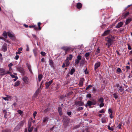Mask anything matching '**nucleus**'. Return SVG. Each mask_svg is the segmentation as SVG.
<instances>
[{
    "instance_id": "nucleus-1",
    "label": "nucleus",
    "mask_w": 132,
    "mask_h": 132,
    "mask_svg": "<svg viewBox=\"0 0 132 132\" xmlns=\"http://www.w3.org/2000/svg\"><path fill=\"white\" fill-rule=\"evenodd\" d=\"M115 37L111 35H110L105 38V40L107 43L106 44V45H107L108 47H110L112 45L113 42L114 41Z\"/></svg>"
},
{
    "instance_id": "nucleus-2",
    "label": "nucleus",
    "mask_w": 132,
    "mask_h": 132,
    "mask_svg": "<svg viewBox=\"0 0 132 132\" xmlns=\"http://www.w3.org/2000/svg\"><path fill=\"white\" fill-rule=\"evenodd\" d=\"M17 70L20 73L23 75L25 74V71L23 67H16Z\"/></svg>"
},
{
    "instance_id": "nucleus-3",
    "label": "nucleus",
    "mask_w": 132,
    "mask_h": 132,
    "mask_svg": "<svg viewBox=\"0 0 132 132\" xmlns=\"http://www.w3.org/2000/svg\"><path fill=\"white\" fill-rule=\"evenodd\" d=\"M61 49L65 51V55L68 53L69 51L71 50V48L70 47L64 46L61 48Z\"/></svg>"
},
{
    "instance_id": "nucleus-4",
    "label": "nucleus",
    "mask_w": 132,
    "mask_h": 132,
    "mask_svg": "<svg viewBox=\"0 0 132 132\" xmlns=\"http://www.w3.org/2000/svg\"><path fill=\"white\" fill-rule=\"evenodd\" d=\"M7 35L12 40H15V37L14 36V35L11 34L10 32H7Z\"/></svg>"
},
{
    "instance_id": "nucleus-5",
    "label": "nucleus",
    "mask_w": 132,
    "mask_h": 132,
    "mask_svg": "<svg viewBox=\"0 0 132 132\" xmlns=\"http://www.w3.org/2000/svg\"><path fill=\"white\" fill-rule=\"evenodd\" d=\"M22 79L24 82L26 84H27L30 82L28 78L26 76L23 77Z\"/></svg>"
},
{
    "instance_id": "nucleus-6",
    "label": "nucleus",
    "mask_w": 132,
    "mask_h": 132,
    "mask_svg": "<svg viewBox=\"0 0 132 132\" xmlns=\"http://www.w3.org/2000/svg\"><path fill=\"white\" fill-rule=\"evenodd\" d=\"M101 64V63L100 62L97 61L96 63L94 66V69L95 71L99 67Z\"/></svg>"
},
{
    "instance_id": "nucleus-7",
    "label": "nucleus",
    "mask_w": 132,
    "mask_h": 132,
    "mask_svg": "<svg viewBox=\"0 0 132 132\" xmlns=\"http://www.w3.org/2000/svg\"><path fill=\"white\" fill-rule=\"evenodd\" d=\"M69 120L68 119H63V125L65 127H67L69 124Z\"/></svg>"
},
{
    "instance_id": "nucleus-8",
    "label": "nucleus",
    "mask_w": 132,
    "mask_h": 132,
    "mask_svg": "<svg viewBox=\"0 0 132 132\" xmlns=\"http://www.w3.org/2000/svg\"><path fill=\"white\" fill-rule=\"evenodd\" d=\"M85 81V79L83 78H81L80 79L79 85L80 87H82L83 85V82Z\"/></svg>"
},
{
    "instance_id": "nucleus-9",
    "label": "nucleus",
    "mask_w": 132,
    "mask_h": 132,
    "mask_svg": "<svg viewBox=\"0 0 132 132\" xmlns=\"http://www.w3.org/2000/svg\"><path fill=\"white\" fill-rule=\"evenodd\" d=\"M75 104L76 106H82L84 105V103L81 101H77L75 102Z\"/></svg>"
},
{
    "instance_id": "nucleus-10",
    "label": "nucleus",
    "mask_w": 132,
    "mask_h": 132,
    "mask_svg": "<svg viewBox=\"0 0 132 132\" xmlns=\"http://www.w3.org/2000/svg\"><path fill=\"white\" fill-rule=\"evenodd\" d=\"M5 69L2 68H1L0 70V73H1L0 74V76H3L5 75Z\"/></svg>"
},
{
    "instance_id": "nucleus-11",
    "label": "nucleus",
    "mask_w": 132,
    "mask_h": 132,
    "mask_svg": "<svg viewBox=\"0 0 132 132\" xmlns=\"http://www.w3.org/2000/svg\"><path fill=\"white\" fill-rule=\"evenodd\" d=\"M110 32V30H108L105 31L102 34V36H104L109 34Z\"/></svg>"
},
{
    "instance_id": "nucleus-12",
    "label": "nucleus",
    "mask_w": 132,
    "mask_h": 132,
    "mask_svg": "<svg viewBox=\"0 0 132 132\" xmlns=\"http://www.w3.org/2000/svg\"><path fill=\"white\" fill-rule=\"evenodd\" d=\"M123 23L122 22L118 23L116 26V27L117 28H119L121 27L123 24Z\"/></svg>"
},
{
    "instance_id": "nucleus-13",
    "label": "nucleus",
    "mask_w": 132,
    "mask_h": 132,
    "mask_svg": "<svg viewBox=\"0 0 132 132\" xmlns=\"http://www.w3.org/2000/svg\"><path fill=\"white\" fill-rule=\"evenodd\" d=\"M82 7V4L81 3L79 2L77 3L76 5V7L78 9H81Z\"/></svg>"
},
{
    "instance_id": "nucleus-14",
    "label": "nucleus",
    "mask_w": 132,
    "mask_h": 132,
    "mask_svg": "<svg viewBox=\"0 0 132 132\" xmlns=\"http://www.w3.org/2000/svg\"><path fill=\"white\" fill-rule=\"evenodd\" d=\"M99 103H103L104 102V99L102 97H100V98H98L97 99Z\"/></svg>"
},
{
    "instance_id": "nucleus-15",
    "label": "nucleus",
    "mask_w": 132,
    "mask_h": 132,
    "mask_svg": "<svg viewBox=\"0 0 132 132\" xmlns=\"http://www.w3.org/2000/svg\"><path fill=\"white\" fill-rule=\"evenodd\" d=\"M75 71V69L74 68L72 67L70 70V71L69 72V73L71 75H72Z\"/></svg>"
},
{
    "instance_id": "nucleus-16",
    "label": "nucleus",
    "mask_w": 132,
    "mask_h": 132,
    "mask_svg": "<svg viewBox=\"0 0 132 132\" xmlns=\"http://www.w3.org/2000/svg\"><path fill=\"white\" fill-rule=\"evenodd\" d=\"M49 64L52 68L54 67V64L53 61L52 60H50L49 61Z\"/></svg>"
},
{
    "instance_id": "nucleus-17",
    "label": "nucleus",
    "mask_w": 132,
    "mask_h": 132,
    "mask_svg": "<svg viewBox=\"0 0 132 132\" xmlns=\"http://www.w3.org/2000/svg\"><path fill=\"white\" fill-rule=\"evenodd\" d=\"M49 118L47 117H44L43 119V123H45L48 121Z\"/></svg>"
},
{
    "instance_id": "nucleus-18",
    "label": "nucleus",
    "mask_w": 132,
    "mask_h": 132,
    "mask_svg": "<svg viewBox=\"0 0 132 132\" xmlns=\"http://www.w3.org/2000/svg\"><path fill=\"white\" fill-rule=\"evenodd\" d=\"M29 27L30 28H34V29L35 30H38V28L36 27V25H31L29 26Z\"/></svg>"
},
{
    "instance_id": "nucleus-19",
    "label": "nucleus",
    "mask_w": 132,
    "mask_h": 132,
    "mask_svg": "<svg viewBox=\"0 0 132 132\" xmlns=\"http://www.w3.org/2000/svg\"><path fill=\"white\" fill-rule=\"evenodd\" d=\"M58 110L59 115L61 116H62V112L61 108L59 107L58 108Z\"/></svg>"
},
{
    "instance_id": "nucleus-20",
    "label": "nucleus",
    "mask_w": 132,
    "mask_h": 132,
    "mask_svg": "<svg viewBox=\"0 0 132 132\" xmlns=\"http://www.w3.org/2000/svg\"><path fill=\"white\" fill-rule=\"evenodd\" d=\"M7 47L6 45H4L2 48V50L4 52H6L7 50Z\"/></svg>"
},
{
    "instance_id": "nucleus-21",
    "label": "nucleus",
    "mask_w": 132,
    "mask_h": 132,
    "mask_svg": "<svg viewBox=\"0 0 132 132\" xmlns=\"http://www.w3.org/2000/svg\"><path fill=\"white\" fill-rule=\"evenodd\" d=\"M41 91V90L40 89L39 87V88H38V89L36 90L35 93V94L34 95H36V96H35V97H36V95L38 94Z\"/></svg>"
},
{
    "instance_id": "nucleus-22",
    "label": "nucleus",
    "mask_w": 132,
    "mask_h": 132,
    "mask_svg": "<svg viewBox=\"0 0 132 132\" xmlns=\"http://www.w3.org/2000/svg\"><path fill=\"white\" fill-rule=\"evenodd\" d=\"M92 105V101H88L87 102V103L85 105V106L86 107L88 105L89 106Z\"/></svg>"
},
{
    "instance_id": "nucleus-23",
    "label": "nucleus",
    "mask_w": 132,
    "mask_h": 132,
    "mask_svg": "<svg viewBox=\"0 0 132 132\" xmlns=\"http://www.w3.org/2000/svg\"><path fill=\"white\" fill-rule=\"evenodd\" d=\"M37 52L38 51L37 49H34L33 50V52L35 56V57H36L37 55Z\"/></svg>"
},
{
    "instance_id": "nucleus-24",
    "label": "nucleus",
    "mask_w": 132,
    "mask_h": 132,
    "mask_svg": "<svg viewBox=\"0 0 132 132\" xmlns=\"http://www.w3.org/2000/svg\"><path fill=\"white\" fill-rule=\"evenodd\" d=\"M7 33L6 31H4L3 34L2 35L5 38H7Z\"/></svg>"
},
{
    "instance_id": "nucleus-25",
    "label": "nucleus",
    "mask_w": 132,
    "mask_h": 132,
    "mask_svg": "<svg viewBox=\"0 0 132 132\" xmlns=\"http://www.w3.org/2000/svg\"><path fill=\"white\" fill-rule=\"evenodd\" d=\"M131 21V19H128L126 20V22L125 24L127 25Z\"/></svg>"
},
{
    "instance_id": "nucleus-26",
    "label": "nucleus",
    "mask_w": 132,
    "mask_h": 132,
    "mask_svg": "<svg viewBox=\"0 0 132 132\" xmlns=\"http://www.w3.org/2000/svg\"><path fill=\"white\" fill-rule=\"evenodd\" d=\"M65 61L66 66L67 67L70 64V62L69 61L68 59H66Z\"/></svg>"
},
{
    "instance_id": "nucleus-27",
    "label": "nucleus",
    "mask_w": 132,
    "mask_h": 132,
    "mask_svg": "<svg viewBox=\"0 0 132 132\" xmlns=\"http://www.w3.org/2000/svg\"><path fill=\"white\" fill-rule=\"evenodd\" d=\"M43 77V76L41 74H39L38 76V79L39 81H40Z\"/></svg>"
},
{
    "instance_id": "nucleus-28",
    "label": "nucleus",
    "mask_w": 132,
    "mask_h": 132,
    "mask_svg": "<svg viewBox=\"0 0 132 132\" xmlns=\"http://www.w3.org/2000/svg\"><path fill=\"white\" fill-rule=\"evenodd\" d=\"M22 48H19L18 49V52H16V54H20L21 52H20V51H22Z\"/></svg>"
},
{
    "instance_id": "nucleus-29",
    "label": "nucleus",
    "mask_w": 132,
    "mask_h": 132,
    "mask_svg": "<svg viewBox=\"0 0 132 132\" xmlns=\"http://www.w3.org/2000/svg\"><path fill=\"white\" fill-rule=\"evenodd\" d=\"M72 58V55L71 54H70L69 57H67L66 59H68V60H71Z\"/></svg>"
},
{
    "instance_id": "nucleus-30",
    "label": "nucleus",
    "mask_w": 132,
    "mask_h": 132,
    "mask_svg": "<svg viewBox=\"0 0 132 132\" xmlns=\"http://www.w3.org/2000/svg\"><path fill=\"white\" fill-rule=\"evenodd\" d=\"M119 91L120 92H122L123 90L124 89L123 88V87L122 86H120L119 87Z\"/></svg>"
},
{
    "instance_id": "nucleus-31",
    "label": "nucleus",
    "mask_w": 132,
    "mask_h": 132,
    "mask_svg": "<svg viewBox=\"0 0 132 132\" xmlns=\"http://www.w3.org/2000/svg\"><path fill=\"white\" fill-rule=\"evenodd\" d=\"M20 84V81H17L15 83L14 86H18Z\"/></svg>"
},
{
    "instance_id": "nucleus-32",
    "label": "nucleus",
    "mask_w": 132,
    "mask_h": 132,
    "mask_svg": "<svg viewBox=\"0 0 132 132\" xmlns=\"http://www.w3.org/2000/svg\"><path fill=\"white\" fill-rule=\"evenodd\" d=\"M41 24V23L40 22H38V23L37 24H38V30H41V27H40V25Z\"/></svg>"
},
{
    "instance_id": "nucleus-33",
    "label": "nucleus",
    "mask_w": 132,
    "mask_h": 132,
    "mask_svg": "<svg viewBox=\"0 0 132 132\" xmlns=\"http://www.w3.org/2000/svg\"><path fill=\"white\" fill-rule=\"evenodd\" d=\"M2 132H10V131L8 129H5L2 130Z\"/></svg>"
},
{
    "instance_id": "nucleus-34",
    "label": "nucleus",
    "mask_w": 132,
    "mask_h": 132,
    "mask_svg": "<svg viewBox=\"0 0 132 132\" xmlns=\"http://www.w3.org/2000/svg\"><path fill=\"white\" fill-rule=\"evenodd\" d=\"M45 85H46V89H48L49 86L50 85L48 82H46L45 83Z\"/></svg>"
},
{
    "instance_id": "nucleus-35",
    "label": "nucleus",
    "mask_w": 132,
    "mask_h": 132,
    "mask_svg": "<svg viewBox=\"0 0 132 132\" xmlns=\"http://www.w3.org/2000/svg\"><path fill=\"white\" fill-rule=\"evenodd\" d=\"M90 55V53L89 52L86 53L85 55V56L86 57V58L87 59H88L87 58V57H88Z\"/></svg>"
},
{
    "instance_id": "nucleus-36",
    "label": "nucleus",
    "mask_w": 132,
    "mask_h": 132,
    "mask_svg": "<svg viewBox=\"0 0 132 132\" xmlns=\"http://www.w3.org/2000/svg\"><path fill=\"white\" fill-rule=\"evenodd\" d=\"M113 97H114L115 98L117 99L118 97V96L117 95L116 93H114L113 94Z\"/></svg>"
},
{
    "instance_id": "nucleus-37",
    "label": "nucleus",
    "mask_w": 132,
    "mask_h": 132,
    "mask_svg": "<svg viewBox=\"0 0 132 132\" xmlns=\"http://www.w3.org/2000/svg\"><path fill=\"white\" fill-rule=\"evenodd\" d=\"M108 129L110 130L113 131L114 130L113 128L112 127H111L109 125H108Z\"/></svg>"
},
{
    "instance_id": "nucleus-38",
    "label": "nucleus",
    "mask_w": 132,
    "mask_h": 132,
    "mask_svg": "<svg viewBox=\"0 0 132 132\" xmlns=\"http://www.w3.org/2000/svg\"><path fill=\"white\" fill-rule=\"evenodd\" d=\"M96 101L93 100V101H92V105H94L96 104Z\"/></svg>"
},
{
    "instance_id": "nucleus-39",
    "label": "nucleus",
    "mask_w": 132,
    "mask_h": 132,
    "mask_svg": "<svg viewBox=\"0 0 132 132\" xmlns=\"http://www.w3.org/2000/svg\"><path fill=\"white\" fill-rule=\"evenodd\" d=\"M31 122H29L28 123V128H31Z\"/></svg>"
},
{
    "instance_id": "nucleus-40",
    "label": "nucleus",
    "mask_w": 132,
    "mask_h": 132,
    "mask_svg": "<svg viewBox=\"0 0 132 132\" xmlns=\"http://www.w3.org/2000/svg\"><path fill=\"white\" fill-rule=\"evenodd\" d=\"M92 86L91 85H89L87 87H86V90H87L89 89L91 87H92Z\"/></svg>"
},
{
    "instance_id": "nucleus-41",
    "label": "nucleus",
    "mask_w": 132,
    "mask_h": 132,
    "mask_svg": "<svg viewBox=\"0 0 132 132\" xmlns=\"http://www.w3.org/2000/svg\"><path fill=\"white\" fill-rule=\"evenodd\" d=\"M117 71L119 73H121L122 72V71L121 70L120 68H118L117 69Z\"/></svg>"
},
{
    "instance_id": "nucleus-42",
    "label": "nucleus",
    "mask_w": 132,
    "mask_h": 132,
    "mask_svg": "<svg viewBox=\"0 0 132 132\" xmlns=\"http://www.w3.org/2000/svg\"><path fill=\"white\" fill-rule=\"evenodd\" d=\"M100 50L99 49V48H97V50L96 52V55L97 54H98V53H100Z\"/></svg>"
},
{
    "instance_id": "nucleus-43",
    "label": "nucleus",
    "mask_w": 132,
    "mask_h": 132,
    "mask_svg": "<svg viewBox=\"0 0 132 132\" xmlns=\"http://www.w3.org/2000/svg\"><path fill=\"white\" fill-rule=\"evenodd\" d=\"M50 111L49 109L47 108L46 109H45L44 111V112L45 113H46L47 112L49 111Z\"/></svg>"
},
{
    "instance_id": "nucleus-44",
    "label": "nucleus",
    "mask_w": 132,
    "mask_h": 132,
    "mask_svg": "<svg viewBox=\"0 0 132 132\" xmlns=\"http://www.w3.org/2000/svg\"><path fill=\"white\" fill-rule=\"evenodd\" d=\"M24 123V122L23 121H21L19 123L20 126H21L23 125Z\"/></svg>"
},
{
    "instance_id": "nucleus-45",
    "label": "nucleus",
    "mask_w": 132,
    "mask_h": 132,
    "mask_svg": "<svg viewBox=\"0 0 132 132\" xmlns=\"http://www.w3.org/2000/svg\"><path fill=\"white\" fill-rule=\"evenodd\" d=\"M40 54L43 56H45L46 55V53L44 52H41Z\"/></svg>"
},
{
    "instance_id": "nucleus-46",
    "label": "nucleus",
    "mask_w": 132,
    "mask_h": 132,
    "mask_svg": "<svg viewBox=\"0 0 132 132\" xmlns=\"http://www.w3.org/2000/svg\"><path fill=\"white\" fill-rule=\"evenodd\" d=\"M77 60L80 61L81 58V56L80 55H78L77 56Z\"/></svg>"
},
{
    "instance_id": "nucleus-47",
    "label": "nucleus",
    "mask_w": 132,
    "mask_h": 132,
    "mask_svg": "<svg viewBox=\"0 0 132 132\" xmlns=\"http://www.w3.org/2000/svg\"><path fill=\"white\" fill-rule=\"evenodd\" d=\"M101 121L102 123H106V120L104 119H101Z\"/></svg>"
},
{
    "instance_id": "nucleus-48",
    "label": "nucleus",
    "mask_w": 132,
    "mask_h": 132,
    "mask_svg": "<svg viewBox=\"0 0 132 132\" xmlns=\"http://www.w3.org/2000/svg\"><path fill=\"white\" fill-rule=\"evenodd\" d=\"M33 128L32 127H31L28 128V131L29 132H31L33 130Z\"/></svg>"
},
{
    "instance_id": "nucleus-49",
    "label": "nucleus",
    "mask_w": 132,
    "mask_h": 132,
    "mask_svg": "<svg viewBox=\"0 0 132 132\" xmlns=\"http://www.w3.org/2000/svg\"><path fill=\"white\" fill-rule=\"evenodd\" d=\"M104 103H100V104L99 106H100V107L101 108V107H103V106H104Z\"/></svg>"
},
{
    "instance_id": "nucleus-50",
    "label": "nucleus",
    "mask_w": 132,
    "mask_h": 132,
    "mask_svg": "<svg viewBox=\"0 0 132 132\" xmlns=\"http://www.w3.org/2000/svg\"><path fill=\"white\" fill-rule=\"evenodd\" d=\"M85 74H88L89 73V72L87 71V68H86V69L84 71Z\"/></svg>"
},
{
    "instance_id": "nucleus-51",
    "label": "nucleus",
    "mask_w": 132,
    "mask_h": 132,
    "mask_svg": "<svg viewBox=\"0 0 132 132\" xmlns=\"http://www.w3.org/2000/svg\"><path fill=\"white\" fill-rule=\"evenodd\" d=\"M79 62L80 61L77 59L75 60V63L76 64H78L79 63Z\"/></svg>"
},
{
    "instance_id": "nucleus-52",
    "label": "nucleus",
    "mask_w": 132,
    "mask_h": 132,
    "mask_svg": "<svg viewBox=\"0 0 132 132\" xmlns=\"http://www.w3.org/2000/svg\"><path fill=\"white\" fill-rule=\"evenodd\" d=\"M86 97H87L90 98L91 97V95L90 94H88L86 95Z\"/></svg>"
},
{
    "instance_id": "nucleus-53",
    "label": "nucleus",
    "mask_w": 132,
    "mask_h": 132,
    "mask_svg": "<svg viewBox=\"0 0 132 132\" xmlns=\"http://www.w3.org/2000/svg\"><path fill=\"white\" fill-rule=\"evenodd\" d=\"M18 112L19 114L20 115L22 114L23 113V112L21 110H19L18 111Z\"/></svg>"
},
{
    "instance_id": "nucleus-54",
    "label": "nucleus",
    "mask_w": 132,
    "mask_h": 132,
    "mask_svg": "<svg viewBox=\"0 0 132 132\" xmlns=\"http://www.w3.org/2000/svg\"><path fill=\"white\" fill-rule=\"evenodd\" d=\"M83 108L82 107H79L77 109V110L78 111L81 110H83Z\"/></svg>"
},
{
    "instance_id": "nucleus-55",
    "label": "nucleus",
    "mask_w": 132,
    "mask_h": 132,
    "mask_svg": "<svg viewBox=\"0 0 132 132\" xmlns=\"http://www.w3.org/2000/svg\"><path fill=\"white\" fill-rule=\"evenodd\" d=\"M108 111L109 113H110L111 114L113 112L112 110L111 109H109L108 110Z\"/></svg>"
},
{
    "instance_id": "nucleus-56",
    "label": "nucleus",
    "mask_w": 132,
    "mask_h": 132,
    "mask_svg": "<svg viewBox=\"0 0 132 132\" xmlns=\"http://www.w3.org/2000/svg\"><path fill=\"white\" fill-rule=\"evenodd\" d=\"M37 114V112L36 111H35L33 114V116L34 118H35L36 116V114Z\"/></svg>"
},
{
    "instance_id": "nucleus-57",
    "label": "nucleus",
    "mask_w": 132,
    "mask_h": 132,
    "mask_svg": "<svg viewBox=\"0 0 132 132\" xmlns=\"http://www.w3.org/2000/svg\"><path fill=\"white\" fill-rule=\"evenodd\" d=\"M104 112H105V111L104 109H102V110H100V111H99V112L101 113H104Z\"/></svg>"
},
{
    "instance_id": "nucleus-58",
    "label": "nucleus",
    "mask_w": 132,
    "mask_h": 132,
    "mask_svg": "<svg viewBox=\"0 0 132 132\" xmlns=\"http://www.w3.org/2000/svg\"><path fill=\"white\" fill-rule=\"evenodd\" d=\"M2 98H3L4 100H5V101H8L9 99L8 97H2Z\"/></svg>"
},
{
    "instance_id": "nucleus-59",
    "label": "nucleus",
    "mask_w": 132,
    "mask_h": 132,
    "mask_svg": "<svg viewBox=\"0 0 132 132\" xmlns=\"http://www.w3.org/2000/svg\"><path fill=\"white\" fill-rule=\"evenodd\" d=\"M67 114L68 115L70 116L71 115L72 112H67Z\"/></svg>"
},
{
    "instance_id": "nucleus-60",
    "label": "nucleus",
    "mask_w": 132,
    "mask_h": 132,
    "mask_svg": "<svg viewBox=\"0 0 132 132\" xmlns=\"http://www.w3.org/2000/svg\"><path fill=\"white\" fill-rule=\"evenodd\" d=\"M127 45L128 46V48L129 50H131V47L130 45L129 44H127Z\"/></svg>"
},
{
    "instance_id": "nucleus-61",
    "label": "nucleus",
    "mask_w": 132,
    "mask_h": 132,
    "mask_svg": "<svg viewBox=\"0 0 132 132\" xmlns=\"http://www.w3.org/2000/svg\"><path fill=\"white\" fill-rule=\"evenodd\" d=\"M27 67L28 68L29 67H31L30 65V64L28 63H26Z\"/></svg>"
},
{
    "instance_id": "nucleus-62",
    "label": "nucleus",
    "mask_w": 132,
    "mask_h": 132,
    "mask_svg": "<svg viewBox=\"0 0 132 132\" xmlns=\"http://www.w3.org/2000/svg\"><path fill=\"white\" fill-rule=\"evenodd\" d=\"M13 65V64L11 63H10L8 65V66L9 67H11Z\"/></svg>"
},
{
    "instance_id": "nucleus-63",
    "label": "nucleus",
    "mask_w": 132,
    "mask_h": 132,
    "mask_svg": "<svg viewBox=\"0 0 132 132\" xmlns=\"http://www.w3.org/2000/svg\"><path fill=\"white\" fill-rule=\"evenodd\" d=\"M53 80H52L50 81H49L48 82V83H49L50 85H51L53 82Z\"/></svg>"
},
{
    "instance_id": "nucleus-64",
    "label": "nucleus",
    "mask_w": 132,
    "mask_h": 132,
    "mask_svg": "<svg viewBox=\"0 0 132 132\" xmlns=\"http://www.w3.org/2000/svg\"><path fill=\"white\" fill-rule=\"evenodd\" d=\"M121 124H119L118 125V127L119 129H121Z\"/></svg>"
}]
</instances>
